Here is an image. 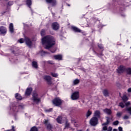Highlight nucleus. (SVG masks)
I'll return each mask as SVG.
<instances>
[{
	"label": "nucleus",
	"instance_id": "1",
	"mask_svg": "<svg viewBox=\"0 0 131 131\" xmlns=\"http://www.w3.org/2000/svg\"><path fill=\"white\" fill-rule=\"evenodd\" d=\"M41 41L42 45L45 46V49L47 50L51 49L56 43L55 38L52 36H46L42 38Z\"/></svg>",
	"mask_w": 131,
	"mask_h": 131
},
{
	"label": "nucleus",
	"instance_id": "2",
	"mask_svg": "<svg viewBox=\"0 0 131 131\" xmlns=\"http://www.w3.org/2000/svg\"><path fill=\"white\" fill-rule=\"evenodd\" d=\"M32 100L34 103H36V104H38V103H39V102H40V96L38 95L37 93L35 92L33 94Z\"/></svg>",
	"mask_w": 131,
	"mask_h": 131
},
{
	"label": "nucleus",
	"instance_id": "3",
	"mask_svg": "<svg viewBox=\"0 0 131 131\" xmlns=\"http://www.w3.org/2000/svg\"><path fill=\"white\" fill-rule=\"evenodd\" d=\"M52 103L55 106H60L62 104V100L57 97L52 101Z\"/></svg>",
	"mask_w": 131,
	"mask_h": 131
},
{
	"label": "nucleus",
	"instance_id": "4",
	"mask_svg": "<svg viewBox=\"0 0 131 131\" xmlns=\"http://www.w3.org/2000/svg\"><path fill=\"white\" fill-rule=\"evenodd\" d=\"M71 98L72 100H77V99L79 98V92H78V91H76L74 92L72 94Z\"/></svg>",
	"mask_w": 131,
	"mask_h": 131
},
{
	"label": "nucleus",
	"instance_id": "5",
	"mask_svg": "<svg viewBox=\"0 0 131 131\" xmlns=\"http://www.w3.org/2000/svg\"><path fill=\"white\" fill-rule=\"evenodd\" d=\"M90 124L95 126L98 124V118L95 117H93L90 120Z\"/></svg>",
	"mask_w": 131,
	"mask_h": 131
},
{
	"label": "nucleus",
	"instance_id": "6",
	"mask_svg": "<svg viewBox=\"0 0 131 131\" xmlns=\"http://www.w3.org/2000/svg\"><path fill=\"white\" fill-rule=\"evenodd\" d=\"M24 40L26 42V45H27L29 48L32 47V41H31V40H30L29 38L25 37Z\"/></svg>",
	"mask_w": 131,
	"mask_h": 131
},
{
	"label": "nucleus",
	"instance_id": "7",
	"mask_svg": "<svg viewBox=\"0 0 131 131\" xmlns=\"http://www.w3.org/2000/svg\"><path fill=\"white\" fill-rule=\"evenodd\" d=\"M43 79L46 80L49 84H52V78L51 76L47 75L44 76Z\"/></svg>",
	"mask_w": 131,
	"mask_h": 131
},
{
	"label": "nucleus",
	"instance_id": "8",
	"mask_svg": "<svg viewBox=\"0 0 131 131\" xmlns=\"http://www.w3.org/2000/svg\"><path fill=\"white\" fill-rule=\"evenodd\" d=\"M24 108V105L20 104L18 107L14 106L13 108V110L14 112H18V108L19 109H23Z\"/></svg>",
	"mask_w": 131,
	"mask_h": 131
},
{
	"label": "nucleus",
	"instance_id": "9",
	"mask_svg": "<svg viewBox=\"0 0 131 131\" xmlns=\"http://www.w3.org/2000/svg\"><path fill=\"white\" fill-rule=\"evenodd\" d=\"M0 32L2 34H6L7 33V29L4 26L1 27Z\"/></svg>",
	"mask_w": 131,
	"mask_h": 131
},
{
	"label": "nucleus",
	"instance_id": "10",
	"mask_svg": "<svg viewBox=\"0 0 131 131\" xmlns=\"http://www.w3.org/2000/svg\"><path fill=\"white\" fill-rule=\"evenodd\" d=\"M52 26L54 30H58V29H59V24L57 23H53Z\"/></svg>",
	"mask_w": 131,
	"mask_h": 131
},
{
	"label": "nucleus",
	"instance_id": "11",
	"mask_svg": "<svg viewBox=\"0 0 131 131\" xmlns=\"http://www.w3.org/2000/svg\"><path fill=\"white\" fill-rule=\"evenodd\" d=\"M44 123H45V124H46V125L47 127V129H51L52 128V125H51V124L49 123V120H45Z\"/></svg>",
	"mask_w": 131,
	"mask_h": 131
},
{
	"label": "nucleus",
	"instance_id": "12",
	"mask_svg": "<svg viewBox=\"0 0 131 131\" xmlns=\"http://www.w3.org/2000/svg\"><path fill=\"white\" fill-rule=\"evenodd\" d=\"M125 69V68H124V67L121 66L118 68L117 70V72L118 73H122V72L124 71Z\"/></svg>",
	"mask_w": 131,
	"mask_h": 131
},
{
	"label": "nucleus",
	"instance_id": "13",
	"mask_svg": "<svg viewBox=\"0 0 131 131\" xmlns=\"http://www.w3.org/2000/svg\"><path fill=\"white\" fill-rule=\"evenodd\" d=\"M46 2L48 4H52V6H56L57 4L56 0H46Z\"/></svg>",
	"mask_w": 131,
	"mask_h": 131
},
{
	"label": "nucleus",
	"instance_id": "14",
	"mask_svg": "<svg viewBox=\"0 0 131 131\" xmlns=\"http://www.w3.org/2000/svg\"><path fill=\"white\" fill-rule=\"evenodd\" d=\"M100 115L101 112L99 111H96L94 112V117H96V118H100Z\"/></svg>",
	"mask_w": 131,
	"mask_h": 131
},
{
	"label": "nucleus",
	"instance_id": "15",
	"mask_svg": "<svg viewBox=\"0 0 131 131\" xmlns=\"http://www.w3.org/2000/svg\"><path fill=\"white\" fill-rule=\"evenodd\" d=\"M31 92H32V88H27L25 93L26 96H29L30 94H31Z\"/></svg>",
	"mask_w": 131,
	"mask_h": 131
},
{
	"label": "nucleus",
	"instance_id": "16",
	"mask_svg": "<svg viewBox=\"0 0 131 131\" xmlns=\"http://www.w3.org/2000/svg\"><path fill=\"white\" fill-rule=\"evenodd\" d=\"M9 31L11 32V33H14V25H13V23H11L9 25Z\"/></svg>",
	"mask_w": 131,
	"mask_h": 131
},
{
	"label": "nucleus",
	"instance_id": "17",
	"mask_svg": "<svg viewBox=\"0 0 131 131\" xmlns=\"http://www.w3.org/2000/svg\"><path fill=\"white\" fill-rule=\"evenodd\" d=\"M103 111L104 112V113H106V114H107L108 115H110V114L112 113V111H111V110L109 108L104 109Z\"/></svg>",
	"mask_w": 131,
	"mask_h": 131
},
{
	"label": "nucleus",
	"instance_id": "18",
	"mask_svg": "<svg viewBox=\"0 0 131 131\" xmlns=\"http://www.w3.org/2000/svg\"><path fill=\"white\" fill-rule=\"evenodd\" d=\"M54 59H55V60H62V55H54Z\"/></svg>",
	"mask_w": 131,
	"mask_h": 131
},
{
	"label": "nucleus",
	"instance_id": "19",
	"mask_svg": "<svg viewBox=\"0 0 131 131\" xmlns=\"http://www.w3.org/2000/svg\"><path fill=\"white\" fill-rule=\"evenodd\" d=\"M56 120L58 123H62L63 122V119H62V116H58Z\"/></svg>",
	"mask_w": 131,
	"mask_h": 131
},
{
	"label": "nucleus",
	"instance_id": "20",
	"mask_svg": "<svg viewBox=\"0 0 131 131\" xmlns=\"http://www.w3.org/2000/svg\"><path fill=\"white\" fill-rule=\"evenodd\" d=\"M72 29H73V30H74V31H75V32H80L81 31L80 29L74 26L72 27Z\"/></svg>",
	"mask_w": 131,
	"mask_h": 131
},
{
	"label": "nucleus",
	"instance_id": "21",
	"mask_svg": "<svg viewBox=\"0 0 131 131\" xmlns=\"http://www.w3.org/2000/svg\"><path fill=\"white\" fill-rule=\"evenodd\" d=\"M103 94L105 97H108L109 96V92L107 89H105L103 91Z\"/></svg>",
	"mask_w": 131,
	"mask_h": 131
},
{
	"label": "nucleus",
	"instance_id": "22",
	"mask_svg": "<svg viewBox=\"0 0 131 131\" xmlns=\"http://www.w3.org/2000/svg\"><path fill=\"white\" fill-rule=\"evenodd\" d=\"M32 65L34 68H37L38 66L37 65V62L35 61H33L32 62Z\"/></svg>",
	"mask_w": 131,
	"mask_h": 131
},
{
	"label": "nucleus",
	"instance_id": "23",
	"mask_svg": "<svg viewBox=\"0 0 131 131\" xmlns=\"http://www.w3.org/2000/svg\"><path fill=\"white\" fill-rule=\"evenodd\" d=\"M26 5L28 6V7H29V8H30V6L32 5V1H31V0H27Z\"/></svg>",
	"mask_w": 131,
	"mask_h": 131
},
{
	"label": "nucleus",
	"instance_id": "24",
	"mask_svg": "<svg viewBox=\"0 0 131 131\" xmlns=\"http://www.w3.org/2000/svg\"><path fill=\"white\" fill-rule=\"evenodd\" d=\"M15 98L17 100H22V97H21V95L18 93L15 94Z\"/></svg>",
	"mask_w": 131,
	"mask_h": 131
},
{
	"label": "nucleus",
	"instance_id": "25",
	"mask_svg": "<svg viewBox=\"0 0 131 131\" xmlns=\"http://www.w3.org/2000/svg\"><path fill=\"white\" fill-rule=\"evenodd\" d=\"M80 82V81L79 79H75L73 82V85H76V84H78V83Z\"/></svg>",
	"mask_w": 131,
	"mask_h": 131
},
{
	"label": "nucleus",
	"instance_id": "26",
	"mask_svg": "<svg viewBox=\"0 0 131 131\" xmlns=\"http://www.w3.org/2000/svg\"><path fill=\"white\" fill-rule=\"evenodd\" d=\"M123 102H126V101H127V100H128V98H127V97L126 95H124L122 98Z\"/></svg>",
	"mask_w": 131,
	"mask_h": 131
},
{
	"label": "nucleus",
	"instance_id": "27",
	"mask_svg": "<svg viewBox=\"0 0 131 131\" xmlns=\"http://www.w3.org/2000/svg\"><path fill=\"white\" fill-rule=\"evenodd\" d=\"M106 122L102 124V125H108L109 123H110V121L109 120V118L107 117Z\"/></svg>",
	"mask_w": 131,
	"mask_h": 131
},
{
	"label": "nucleus",
	"instance_id": "28",
	"mask_svg": "<svg viewBox=\"0 0 131 131\" xmlns=\"http://www.w3.org/2000/svg\"><path fill=\"white\" fill-rule=\"evenodd\" d=\"M69 127H70V124L69 123H68V122H67L66 123V126H65L64 129L65 128H69Z\"/></svg>",
	"mask_w": 131,
	"mask_h": 131
},
{
	"label": "nucleus",
	"instance_id": "29",
	"mask_svg": "<svg viewBox=\"0 0 131 131\" xmlns=\"http://www.w3.org/2000/svg\"><path fill=\"white\" fill-rule=\"evenodd\" d=\"M30 131H38V129H37L36 127L34 126L31 128Z\"/></svg>",
	"mask_w": 131,
	"mask_h": 131
},
{
	"label": "nucleus",
	"instance_id": "30",
	"mask_svg": "<svg viewBox=\"0 0 131 131\" xmlns=\"http://www.w3.org/2000/svg\"><path fill=\"white\" fill-rule=\"evenodd\" d=\"M51 74L53 77H58V74L57 73H51Z\"/></svg>",
	"mask_w": 131,
	"mask_h": 131
},
{
	"label": "nucleus",
	"instance_id": "31",
	"mask_svg": "<svg viewBox=\"0 0 131 131\" xmlns=\"http://www.w3.org/2000/svg\"><path fill=\"white\" fill-rule=\"evenodd\" d=\"M127 74H131V68H128L126 69Z\"/></svg>",
	"mask_w": 131,
	"mask_h": 131
},
{
	"label": "nucleus",
	"instance_id": "32",
	"mask_svg": "<svg viewBox=\"0 0 131 131\" xmlns=\"http://www.w3.org/2000/svg\"><path fill=\"white\" fill-rule=\"evenodd\" d=\"M92 115V112L88 111L86 113V117H89V116H91Z\"/></svg>",
	"mask_w": 131,
	"mask_h": 131
},
{
	"label": "nucleus",
	"instance_id": "33",
	"mask_svg": "<svg viewBox=\"0 0 131 131\" xmlns=\"http://www.w3.org/2000/svg\"><path fill=\"white\" fill-rule=\"evenodd\" d=\"M41 36H43V35H45V34H46V31L45 30H42L41 31Z\"/></svg>",
	"mask_w": 131,
	"mask_h": 131
},
{
	"label": "nucleus",
	"instance_id": "34",
	"mask_svg": "<svg viewBox=\"0 0 131 131\" xmlns=\"http://www.w3.org/2000/svg\"><path fill=\"white\" fill-rule=\"evenodd\" d=\"M47 54V52L42 51L40 52V55H41V56H45V55Z\"/></svg>",
	"mask_w": 131,
	"mask_h": 131
},
{
	"label": "nucleus",
	"instance_id": "35",
	"mask_svg": "<svg viewBox=\"0 0 131 131\" xmlns=\"http://www.w3.org/2000/svg\"><path fill=\"white\" fill-rule=\"evenodd\" d=\"M119 124V121H115L113 123V125H118Z\"/></svg>",
	"mask_w": 131,
	"mask_h": 131
},
{
	"label": "nucleus",
	"instance_id": "36",
	"mask_svg": "<svg viewBox=\"0 0 131 131\" xmlns=\"http://www.w3.org/2000/svg\"><path fill=\"white\" fill-rule=\"evenodd\" d=\"M126 110L128 112V113H129V114L131 115V107H128L126 109Z\"/></svg>",
	"mask_w": 131,
	"mask_h": 131
},
{
	"label": "nucleus",
	"instance_id": "37",
	"mask_svg": "<svg viewBox=\"0 0 131 131\" xmlns=\"http://www.w3.org/2000/svg\"><path fill=\"white\" fill-rule=\"evenodd\" d=\"M122 115V113L118 112L117 114V117H120Z\"/></svg>",
	"mask_w": 131,
	"mask_h": 131
},
{
	"label": "nucleus",
	"instance_id": "38",
	"mask_svg": "<svg viewBox=\"0 0 131 131\" xmlns=\"http://www.w3.org/2000/svg\"><path fill=\"white\" fill-rule=\"evenodd\" d=\"M119 106L121 107V108H124V104H123L122 102H120L119 103Z\"/></svg>",
	"mask_w": 131,
	"mask_h": 131
},
{
	"label": "nucleus",
	"instance_id": "39",
	"mask_svg": "<svg viewBox=\"0 0 131 131\" xmlns=\"http://www.w3.org/2000/svg\"><path fill=\"white\" fill-rule=\"evenodd\" d=\"M19 42L20 43H23V42H24V39H23V38H20L19 40H18Z\"/></svg>",
	"mask_w": 131,
	"mask_h": 131
},
{
	"label": "nucleus",
	"instance_id": "40",
	"mask_svg": "<svg viewBox=\"0 0 131 131\" xmlns=\"http://www.w3.org/2000/svg\"><path fill=\"white\" fill-rule=\"evenodd\" d=\"M47 62L48 63V64H51V65H53L54 64V61L52 60H49L47 61Z\"/></svg>",
	"mask_w": 131,
	"mask_h": 131
},
{
	"label": "nucleus",
	"instance_id": "41",
	"mask_svg": "<svg viewBox=\"0 0 131 131\" xmlns=\"http://www.w3.org/2000/svg\"><path fill=\"white\" fill-rule=\"evenodd\" d=\"M128 118H129V116H128L127 115H125L123 117V119H128Z\"/></svg>",
	"mask_w": 131,
	"mask_h": 131
},
{
	"label": "nucleus",
	"instance_id": "42",
	"mask_svg": "<svg viewBox=\"0 0 131 131\" xmlns=\"http://www.w3.org/2000/svg\"><path fill=\"white\" fill-rule=\"evenodd\" d=\"M53 108H50V109H48V110H46V112H51V111H52Z\"/></svg>",
	"mask_w": 131,
	"mask_h": 131
},
{
	"label": "nucleus",
	"instance_id": "43",
	"mask_svg": "<svg viewBox=\"0 0 131 131\" xmlns=\"http://www.w3.org/2000/svg\"><path fill=\"white\" fill-rule=\"evenodd\" d=\"M13 4V2H9L8 3V6H12Z\"/></svg>",
	"mask_w": 131,
	"mask_h": 131
},
{
	"label": "nucleus",
	"instance_id": "44",
	"mask_svg": "<svg viewBox=\"0 0 131 131\" xmlns=\"http://www.w3.org/2000/svg\"><path fill=\"white\" fill-rule=\"evenodd\" d=\"M107 131H112V127L110 126L106 130Z\"/></svg>",
	"mask_w": 131,
	"mask_h": 131
},
{
	"label": "nucleus",
	"instance_id": "45",
	"mask_svg": "<svg viewBox=\"0 0 131 131\" xmlns=\"http://www.w3.org/2000/svg\"><path fill=\"white\" fill-rule=\"evenodd\" d=\"M98 47L99 49H101V50L103 49V45H98Z\"/></svg>",
	"mask_w": 131,
	"mask_h": 131
},
{
	"label": "nucleus",
	"instance_id": "46",
	"mask_svg": "<svg viewBox=\"0 0 131 131\" xmlns=\"http://www.w3.org/2000/svg\"><path fill=\"white\" fill-rule=\"evenodd\" d=\"M102 130H107V126H104L102 128Z\"/></svg>",
	"mask_w": 131,
	"mask_h": 131
},
{
	"label": "nucleus",
	"instance_id": "47",
	"mask_svg": "<svg viewBox=\"0 0 131 131\" xmlns=\"http://www.w3.org/2000/svg\"><path fill=\"white\" fill-rule=\"evenodd\" d=\"M130 102H127L125 103L126 106H129V105H130Z\"/></svg>",
	"mask_w": 131,
	"mask_h": 131
},
{
	"label": "nucleus",
	"instance_id": "48",
	"mask_svg": "<svg viewBox=\"0 0 131 131\" xmlns=\"http://www.w3.org/2000/svg\"><path fill=\"white\" fill-rule=\"evenodd\" d=\"M72 123H76V120L73 119L72 120Z\"/></svg>",
	"mask_w": 131,
	"mask_h": 131
},
{
	"label": "nucleus",
	"instance_id": "49",
	"mask_svg": "<svg viewBox=\"0 0 131 131\" xmlns=\"http://www.w3.org/2000/svg\"><path fill=\"white\" fill-rule=\"evenodd\" d=\"M119 131H123L122 127H118Z\"/></svg>",
	"mask_w": 131,
	"mask_h": 131
},
{
	"label": "nucleus",
	"instance_id": "50",
	"mask_svg": "<svg viewBox=\"0 0 131 131\" xmlns=\"http://www.w3.org/2000/svg\"><path fill=\"white\" fill-rule=\"evenodd\" d=\"M127 92H128V93H131V88H129V89H128V90H127Z\"/></svg>",
	"mask_w": 131,
	"mask_h": 131
},
{
	"label": "nucleus",
	"instance_id": "51",
	"mask_svg": "<svg viewBox=\"0 0 131 131\" xmlns=\"http://www.w3.org/2000/svg\"><path fill=\"white\" fill-rule=\"evenodd\" d=\"M113 131H117V129H114Z\"/></svg>",
	"mask_w": 131,
	"mask_h": 131
},
{
	"label": "nucleus",
	"instance_id": "52",
	"mask_svg": "<svg viewBox=\"0 0 131 131\" xmlns=\"http://www.w3.org/2000/svg\"><path fill=\"white\" fill-rule=\"evenodd\" d=\"M87 131H89V129H87Z\"/></svg>",
	"mask_w": 131,
	"mask_h": 131
}]
</instances>
